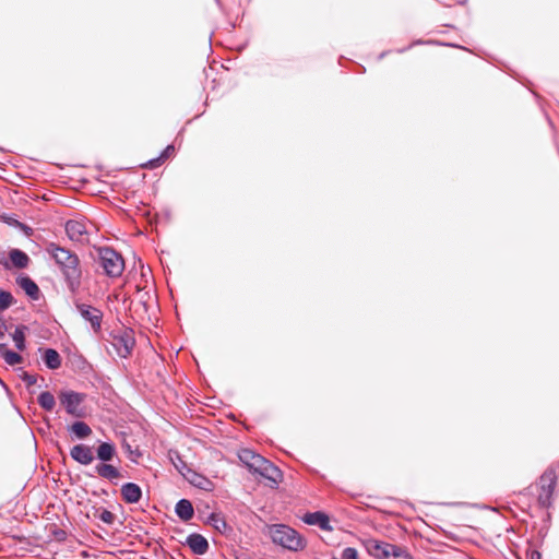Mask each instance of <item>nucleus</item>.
I'll use <instances>...</instances> for the list:
<instances>
[{"instance_id":"45","label":"nucleus","mask_w":559,"mask_h":559,"mask_svg":"<svg viewBox=\"0 0 559 559\" xmlns=\"http://www.w3.org/2000/svg\"><path fill=\"white\" fill-rule=\"evenodd\" d=\"M391 50H386V51H382L379 56H378V60H382L388 53H390Z\"/></svg>"},{"instance_id":"42","label":"nucleus","mask_w":559,"mask_h":559,"mask_svg":"<svg viewBox=\"0 0 559 559\" xmlns=\"http://www.w3.org/2000/svg\"><path fill=\"white\" fill-rule=\"evenodd\" d=\"M87 365V361L84 357L80 356L78 358V366L80 369H83Z\"/></svg>"},{"instance_id":"36","label":"nucleus","mask_w":559,"mask_h":559,"mask_svg":"<svg viewBox=\"0 0 559 559\" xmlns=\"http://www.w3.org/2000/svg\"><path fill=\"white\" fill-rule=\"evenodd\" d=\"M14 227L20 228L27 236H29L33 233V229L28 225H26L20 221H14Z\"/></svg>"},{"instance_id":"13","label":"nucleus","mask_w":559,"mask_h":559,"mask_svg":"<svg viewBox=\"0 0 559 559\" xmlns=\"http://www.w3.org/2000/svg\"><path fill=\"white\" fill-rule=\"evenodd\" d=\"M183 545H187L198 556L205 555L210 548L207 539L199 533L189 534Z\"/></svg>"},{"instance_id":"6","label":"nucleus","mask_w":559,"mask_h":559,"mask_svg":"<svg viewBox=\"0 0 559 559\" xmlns=\"http://www.w3.org/2000/svg\"><path fill=\"white\" fill-rule=\"evenodd\" d=\"M85 397L86 395L84 393L72 390L61 391L59 394L60 403L64 407L67 414L76 418L84 416V412L80 408V405L85 401Z\"/></svg>"},{"instance_id":"26","label":"nucleus","mask_w":559,"mask_h":559,"mask_svg":"<svg viewBox=\"0 0 559 559\" xmlns=\"http://www.w3.org/2000/svg\"><path fill=\"white\" fill-rule=\"evenodd\" d=\"M93 518L108 525H112L116 520V515L112 512L102 507L93 508Z\"/></svg>"},{"instance_id":"40","label":"nucleus","mask_w":559,"mask_h":559,"mask_svg":"<svg viewBox=\"0 0 559 559\" xmlns=\"http://www.w3.org/2000/svg\"><path fill=\"white\" fill-rule=\"evenodd\" d=\"M8 328L4 321H0V338H3Z\"/></svg>"},{"instance_id":"1","label":"nucleus","mask_w":559,"mask_h":559,"mask_svg":"<svg viewBox=\"0 0 559 559\" xmlns=\"http://www.w3.org/2000/svg\"><path fill=\"white\" fill-rule=\"evenodd\" d=\"M45 250L58 265L68 290L76 294L82 285V269L78 254L55 242H49Z\"/></svg>"},{"instance_id":"18","label":"nucleus","mask_w":559,"mask_h":559,"mask_svg":"<svg viewBox=\"0 0 559 559\" xmlns=\"http://www.w3.org/2000/svg\"><path fill=\"white\" fill-rule=\"evenodd\" d=\"M94 471L99 477L109 481H114L115 479L122 477L121 471L110 463H98L94 466Z\"/></svg>"},{"instance_id":"39","label":"nucleus","mask_w":559,"mask_h":559,"mask_svg":"<svg viewBox=\"0 0 559 559\" xmlns=\"http://www.w3.org/2000/svg\"><path fill=\"white\" fill-rule=\"evenodd\" d=\"M53 535H55V537L58 540H63V539H66V536H67L66 532L63 530H60V528L56 530L53 532Z\"/></svg>"},{"instance_id":"23","label":"nucleus","mask_w":559,"mask_h":559,"mask_svg":"<svg viewBox=\"0 0 559 559\" xmlns=\"http://www.w3.org/2000/svg\"><path fill=\"white\" fill-rule=\"evenodd\" d=\"M66 233L71 240L80 241L87 231L83 222L70 219L66 224Z\"/></svg>"},{"instance_id":"10","label":"nucleus","mask_w":559,"mask_h":559,"mask_svg":"<svg viewBox=\"0 0 559 559\" xmlns=\"http://www.w3.org/2000/svg\"><path fill=\"white\" fill-rule=\"evenodd\" d=\"M169 457H170V461H171L173 465L175 466V468L185 478H187L190 483H192L197 487L202 488L201 483H195V480L193 478L189 477L190 474L192 476H199V474H197L194 471L191 469V467L187 464V462L182 459V456L180 455V453L178 451H169Z\"/></svg>"},{"instance_id":"29","label":"nucleus","mask_w":559,"mask_h":559,"mask_svg":"<svg viewBox=\"0 0 559 559\" xmlns=\"http://www.w3.org/2000/svg\"><path fill=\"white\" fill-rule=\"evenodd\" d=\"M14 302L15 299L10 292L0 289V313L9 309Z\"/></svg>"},{"instance_id":"20","label":"nucleus","mask_w":559,"mask_h":559,"mask_svg":"<svg viewBox=\"0 0 559 559\" xmlns=\"http://www.w3.org/2000/svg\"><path fill=\"white\" fill-rule=\"evenodd\" d=\"M39 350H41V360L48 369L56 370L61 367V356L55 348H39Z\"/></svg>"},{"instance_id":"37","label":"nucleus","mask_w":559,"mask_h":559,"mask_svg":"<svg viewBox=\"0 0 559 559\" xmlns=\"http://www.w3.org/2000/svg\"><path fill=\"white\" fill-rule=\"evenodd\" d=\"M235 559H255L253 555L248 551H238L235 554Z\"/></svg>"},{"instance_id":"9","label":"nucleus","mask_w":559,"mask_h":559,"mask_svg":"<svg viewBox=\"0 0 559 559\" xmlns=\"http://www.w3.org/2000/svg\"><path fill=\"white\" fill-rule=\"evenodd\" d=\"M365 546L368 554L373 558L390 559L392 551H394L395 544L378 539H368Z\"/></svg>"},{"instance_id":"5","label":"nucleus","mask_w":559,"mask_h":559,"mask_svg":"<svg viewBox=\"0 0 559 559\" xmlns=\"http://www.w3.org/2000/svg\"><path fill=\"white\" fill-rule=\"evenodd\" d=\"M110 336L112 338L111 345L119 357L127 358L131 355L135 345L132 330L124 329L121 331H112Z\"/></svg>"},{"instance_id":"31","label":"nucleus","mask_w":559,"mask_h":559,"mask_svg":"<svg viewBox=\"0 0 559 559\" xmlns=\"http://www.w3.org/2000/svg\"><path fill=\"white\" fill-rule=\"evenodd\" d=\"M164 160L160 158V156H157L155 158L148 159L146 163L142 164L141 167L145 169H155L159 167Z\"/></svg>"},{"instance_id":"16","label":"nucleus","mask_w":559,"mask_h":559,"mask_svg":"<svg viewBox=\"0 0 559 559\" xmlns=\"http://www.w3.org/2000/svg\"><path fill=\"white\" fill-rule=\"evenodd\" d=\"M121 497L126 503L134 504L138 503L143 496L142 488L135 483H126L120 489Z\"/></svg>"},{"instance_id":"24","label":"nucleus","mask_w":559,"mask_h":559,"mask_svg":"<svg viewBox=\"0 0 559 559\" xmlns=\"http://www.w3.org/2000/svg\"><path fill=\"white\" fill-rule=\"evenodd\" d=\"M0 355L9 366H15L23 361V357L16 352L9 349L4 343H0Z\"/></svg>"},{"instance_id":"48","label":"nucleus","mask_w":559,"mask_h":559,"mask_svg":"<svg viewBox=\"0 0 559 559\" xmlns=\"http://www.w3.org/2000/svg\"><path fill=\"white\" fill-rule=\"evenodd\" d=\"M0 384L4 386V382L0 379Z\"/></svg>"},{"instance_id":"44","label":"nucleus","mask_w":559,"mask_h":559,"mask_svg":"<svg viewBox=\"0 0 559 559\" xmlns=\"http://www.w3.org/2000/svg\"><path fill=\"white\" fill-rule=\"evenodd\" d=\"M3 221H4L8 225H10V226H14V221H17V219H16V218H14V217L4 216V217H3Z\"/></svg>"},{"instance_id":"25","label":"nucleus","mask_w":559,"mask_h":559,"mask_svg":"<svg viewBox=\"0 0 559 559\" xmlns=\"http://www.w3.org/2000/svg\"><path fill=\"white\" fill-rule=\"evenodd\" d=\"M26 331H27V326L20 324L15 328V330L12 334L14 345L21 352L26 348V336H25Z\"/></svg>"},{"instance_id":"21","label":"nucleus","mask_w":559,"mask_h":559,"mask_svg":"<svg viewBox=\"0 0 559 559\" xmlns=\"http://www.w3.org/2000/svg\"><path fill=\"white\" fill-rule=\"evenodd\" d=\"M9 263L10 267L14 266L16 269H26L31 262L29 257L26 252L21 249H11L9 251Z\"/></svg>"},{"instance_id":"11","label":"nucleus","mask_w":559,"mask_h":559,"mask_svg":"<svg viewBox=\"0 0 559 559\" xmlns=\"http://www.w3.org/2000/svg\"><path fill=\"white\" fill-rule=\"evenodd\" d=\"M70 456L76 463L85 466L90 465L95 459L92 447L84 443L73 445L70 450Z\"/></svg>"},{"instance_id":"19","label":"nucleus","mask_w":559,"mask_h":559,"mask_svg":"<svg viewBox=\"0 0 559 559\" xmlns=\"http://www.w3.org/2000/svg\"><path fill=\"white\" fill-rule=\"evenodd\" d=\"M72 439L85 440L92 435V428L83 420H75L67 427Z\"/></svg>"},{"instance_id":"4","label":"nucleus","mask_w":559,"mask_h":559,"mask_svg":"<svg viewBox=\"0 0 559 559\" xmlns=\"http://www.w3.org/2000/svg\"><path fill=\"white\" fill-rule=\"evenodd\" d=\"M557 484V475L554 468H547L539 478L540 492L538 503L542 508L548 509L552 504V495Z\"/></svg>"},{"instance_id":"34","label":"nucleus","mask_w":559,"mask_h":559,"mask_svg":"<svg viewBox=\"0 0 559 559\" xmlns=\"http://www.w3.org/2000/svg\"><path fill=\"white\" fill-rule=\"evenodd\" d=\"M20 378L26 383L27 386L34 385L37 381V377L35 374H31L26 371H23Z\"/></svg>"},{"instance_id":"3","label":"nucleus","mask_w":559,"mask_h":559,"mask_svg":"<svg viewBox=\"0 0 559 559\" xmlns=\"http://www.w3.org/2000/svg\"><path fill=\"white\" fill-rule=\"evenodd\" d=\"M98 263L109 277H119L124 270V260L120 253L109 247L98 249Z\"/></svg>"},{"instance_id":"12","label":"nucleus","mask_w":559,"mask_h":559,"mask_svg":"<svg viewBox=\"0 0 559 559\" xmlns=\"http://www.w3.org/2000/svg\"><path fill=\"white\" fill-rule=\"evenodd\" d=\"M258 475L270 481V487L275 488L283 480V472L267 459Z\"/></svg>"},{"instance_id":"15","label":"nucleus","mask_w":559,"mask_h":559,"mask_svg":"<svg viewBox=\"0 0 559 559\" xmlns=\"http://www.w3.org/2000/svg\"><path fill=\"white\" fill-rule=\"evenodd\" d=\"M16 284L24 290V293L32 299V300H39L41 297V292L38 287V285L35 283L34 280H32L28 275H19L16 277Z\"/></svg>"},{"instance_id":"28","label":"nucleus","mask_w":559,"mask_h":559,"mask_svg":"<svg viewBox=\"0 0 559 559\" xmlns=\"http://www.w3.org/2000/svg\"><path fill=\"white\" fill-rule=\"evenodd\" d=\"M206 523L218 532H224L227 528V523L221 513L212 512L207 516Z\"/></svg>"},{"instance_id":"14","label":"nucleus","mask_w":559,"mask_h":559,"mask_svg":"<svg viewBox=\"0 0 559 559\" xmlns=\"http://www.w3.org/2000/svg\"><path fill=\"white\" fill-rule=\"evenodd\" d=\"M301 520L308 525H316L323 531H332L330 518L323 511L307 512Z\"/></svg>"},{"instance_id":"17","label":"nucleus","mask_w":559,"mask_h":559,"mask_svg":"<svg viewBox=\"0 0 559 559\" xmlns=\"http://www.w3.org/2000/svg\"><path fill=\"white\" fill-rule=\"evenodd\" d=\"M117 456L116 444L111 441H99L96 448V457L99 463H110Z\"/></svg>"},{"instance_id":"33","label":"nucleus","mask_w":559,"mask_h":559,"mask_svg":"<svg viewBox=\"0 0 559 559\" xmlns=\"http://www.w3.org/2000/svg\"><path fill=\"white\" fill-rule=\"evenodd\" d=\"M342 559H359L357 549L354 547H346L342 551Z\"/></svg>"},{"instance_id":"41","label":"nucleus","mask_w":559,"mask_h":559,"mask_svg":"<svg viewBox=\"0 0 559 559\" xmlns=\"http://www.w3.org/2000/svg\"><path fill=\"white\" fill-rule=\"evenodd\" d=\"M419 44H421V40H416V41L412 43L408 47L397 49L396 51L399 53H402V52H405L406 50H408L411 47H413L415 45H419Z\"/></svg>"},{"instance_id":"30","label":"nucleus","mask_w":559,"mask_h":559,"mask_svg":"<svg viewBox=\"0 0 559 559\" xmlns=\"http://www.w3.org/2000/svg\"><path fill=\"white\" fill-rule=\"evenodd\" d=\"M390 559H413V557L404 547L395 545L394 551H392Z\"/></svg>"},{"instance_id":"46","label":"nucleus","mask_w":559,"mask_h":559,"mask_svg":"<svg viewBox=\"0 0 559 559\" xmlns=\"http://www.w3.org/2000/svg\"><path fill=\"white\" fill-rule=\"evenodd\" d=\"M198 477L201 478V476L199 475ZM202 480H205V483H209V479H205V477H202Z\"/></svg>"},{"instance_id":"27","label":"nucleus","mask_w":559,"mask_h":559,"mask_svg":"<svg viewBox=\"0 0 559 559\" xmlns=\"http://www.w3.org/2000/svg\"><path fill=\"white\" fill-rule=\"evenodd\" d=\"M38 404L40 405L41 408H44L45 411L47 412H50L53 409L55 405H56V400H55V396L51 392L49 391H44L41 392L39 395H38Z\"/></svg>"},{"instance_id":"47","label":"nucleus","mask_w":559,"mask_h":559,"mask_svg":"<svg viewBox=\"0 0 559 559\" xmlns=\"http://www.w3.org/2000/svg\"><path fill=\"white\" fill-rule=\"evenodd\" d=\"M198 477L201 478V476L199 475ZM202 480H205V483H209V479H205V477H202Z\"/></svg>"},{"instance_id":"32","label":"nucleus","mask_w":559,"mask_h":559,"mask_svg":"<svg viewBox=\"0 0 559 559\" xmlns=\"http://www.w3.org/2000/svg\"><path fill=\"white\" fill-rule=\"evenodd\" d=\"M123 448H124V449H126V451L128 452V454H129V459H130L132 462L136 463V462H138V459L142 455V453L140 452V450H139V449L133 450V449L131 448V445H130V444H128V443H126V444L123 445Z\"/></svg>"},{"instance_id":"38","label":"nucleus","mask_w":559,"mask_h":559,"mask_svg":"<svg viewBox=\"0 0 559 559\" xmlns=\"http://www.w3.org/2000/svg\"><path fill=\"white\" fill-rule=\"evenodd\" d=\"M0 264L5 269V270H9L10 269V263L5 257V252L1 251L0 250Z\"/></svg>"},{"instance_id":"8","label":"nucleus","mask_w":559,"mask_h":559,"mask_svg":"<svg viewBox=\"0 0 559 559\" xmlns=\"http://www.w3.org/2000/svg\"><path fill=\"white\" fill-rule=\"evenodd\" d=\"M238 459L252 474H258L265 462V457L251 449H241Z\"/></svg>"},{"instance_id":"35","label":"nucleus","mask_w":559,"mask_h":559,"mask_svg":"<svg viewBox=\"0 0 559 559\" xmlns=\"http://www.w3.org/2000/svg\"><path fill=\"white\" fill-rule=\"evenodd\" d=\"M175 152L174 144L167 145L159 154L160 158L165 162L170 157V155Z\"/></svg>"},{"instance_id":"22","label":"nucleus","mask_w":559,"mask_h":559,"mask_svg":"<svg viewBox=\"0 0 559 559\" xmlns=\"http://www.w3.org/2000/svg\"><path fill=\"white\" fill-rule=\"evenodd\" d=\"M176 515L183 522L190 521L194 515L193 504L188 499H180L175 506Z\"/></svg>"},{"instance_id":"43","label":"nucleus","mask_w":559,"mask_h":559,"mask_svg":"<svg viewBox=\"0 0 559 559\" xmlns=\"http://www.w3.org/2000/svg\"><path fill=\"white\" fill-rule=\"evenodd\" d=\"M531 559H543L542 554L538 550L531 551Z\"/></svg>"},{"instance_id":"7","label":"nucleus","mask_w":559,"mask_h":559,"mask_svg":"<svg viewBox=\"0 0 559 559\" xmlns=\"http://www.w3.org/2000/svg\"><path fill=\"white\" fill-rule=\"evenodd\" d=\"M74 306L80 316L87 322H90L92 330L97 333L102 329L103 311L91 305L81 302L80 300L74 301Z\"/></svg>"},{"instance_id":"2","label":"nucleus","mask_w":559,"mask_h":559,"mask_svg":"<svg viewBox=\"0 0 559 559\" xmlns=\"http://www.w3.org/2000/svg\"><path fill=\"white\" fill-rule=\"evenodd\" d=\"M270 538L275 545H278L290 551H300L306 548V539L293 527L286 524H272L267 527Z\"/></svg>"}]
</instances>
